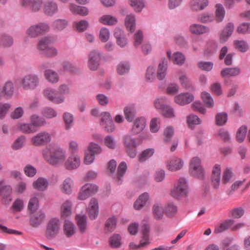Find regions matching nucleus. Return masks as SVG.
I'll return each mask as SVG.
<instances>
[{
	"label": "nucleus",
	"mask_w": 250,
	"mask_h": 250,
	"mask_svg": "<svg viewBox=\"0 0 250 250\" xmlns=\"http://www.w3.org/2000/svg\"><path fill=\"white\" fill-rule=\"evenodd\" d=\"M41 153L43 159L49 165L58 166L63 164L65 169L68 170L78 168L81 164V157L77 154L72 153L66 159V150L56 144L46 146Z\"/></svg>",
	"instance_id": "obj_1"
},
{
	"label": "nucleus",
	"mask_w": 250,
	"mask_h": 250,
	"mask_svg": "<svg viewBox=\"0 0 250 250\" xmlns=\"http://www.w3.org/2000/svg\"><path fill=\"white\" fill-rule=\"evenodd\" d=\"M189 193V187L188 180L185 177H180L173 184L170 190L169 194L173 199L181 200L186 198Z\"/></svg>",
	"instance_id": "obj_2"
},
{
	"label": "nucleus",
	"mask_w": 250,
	"mask_h": 250,
	"mask_svg": "<svg viewBox=\"0 0 250 250\" xmlns=\"http://www.w3.org/2000/svg\"><path fill=\"white\" fill-rule=\"evenodd\" d=\"M201 163V159L198 156H194L190 159L188 171L191 176L199 179L204 177L205 171Z\"/></svg>",
	"instance_id": "obj_3"
},
{
	"label": "nucleus",
	"mask_w": 250,
	"mask_h": 250,
	"mask_svg": "<svg viewBox=\"0 0 250 250\" xmlns=\"http://www.w3.org/2000/svg\"><path fill=\"white\" fill-rule=\"evenodd\" d=\"M122 140L127 154L132 158H135L137 153L136 148L141 143L138 142L135 138L128 134L124 135Z\"/></svg>",
	"instance_id": "obj_4"
},
{
	"label": "nucleus",
	"mask_w": 250,
	"mask_h": 250,
	"mask_svg": "<svg viewBox=\"0 0 250 250\" xmlns=\"http://www.w3.org/2000/svg\"><path fill=\"white\" fill-rule=\"evenodd\" d=\"M21 85L25 90H33L39 85L40 79L34 73L27 74L20 79Z\"/></svg>",
	"instance_id": "obj_5"
},
{
	"label": "nucleus",
	"mask_w": 250,
	"mask_h": 250,
	"mask_svg": "<svg viewBox=\"0 0 250 250\" xmlns=\"http://www.w3.org/2000/svg\"><path fill=\"white\" fill-rule=\"evenodd\" d=\"M52 138L51 133L42 131L33 136L30 139V141L33 146H41L49 144L52 140Z\"/></svg>",
	"instance_id": "obj_6"
},
{
	"label": "nucleus",
	"mask_w": 250,
	"mask_h": 250,
	"mask_svg": "<svg viewBox=\"0 0 250 250\" xmlns=\"http://www.w3.org/2000/svg\"><path fill=\"white\" fill-rule=\"evenodd\" d=\"M49 28L48 24L41 22L32 25L28 27L26 31V34L29 37L34 38L48 32Z\"/></svg>",
	"instance_id": "obj_7"
},
{
	"label": "nucleus",
	"mask_w": 250,
	"mask_h": 250,
	"mask_svg": "<svg viewBox=\"0 0 250 250\" xmlns=\"http://www.w3.org/2000/svg\"><path fill=\"white\" fill-rule=\"evenodd\" d=\"M99 190V187L95 184L86 183L80 189L78 198L80 200H85L89 197L96 194Z\"/></svg>",
	"instance_id": "obj_8"
},
{
	"label": "nucleus",
	"mask_w": 250,
	"mask_h": 250,
	"mask_svg": "<svg viewBox=\"0 0 250 250\" xmlns=\"http://www.w3.org/2000/svg\"><path fill=\"white\" fill-rule=\"evenodd\" d=\"M100 124L107 132L111 133L115 130V125L111 114L108 111H104L100 113Z\"/></svg>",
	"instance_id": "obj_9"
},
{
	"label": "nucleus",
	"mask_w": 250,
	"mask_h": 250,
	"mask_svg": "<svg viewBox=\"0 0 250 250\" xmlns=\"http://www.w3.org/2000/svg\"><path fill=\"white\" fill-rule=\"evenodd\" d=\"M42 94L45 99L55 104H61L65 102V98L62 95H59L55 89L52 87L44 89Z\"/></svg>",
	"instance_id": "obj_10"
},
{
	"label": "nucleus",
	"mask_w": 250,
	"mask_h": 250,
	"mask_svg": "<svg viewBox=\"0 0 250 250\" xmlns=\"http://www.w3.org/2000/svg\"><path fill=\"white\" fill-rule=\"evenodd\" d=\"M60 230V221L58 218H51L47 225L46 235L48 239L56 236Z\"/></svg>",
	"instance_id": "obj_11"
},
{
	"label": "nucleus",
	"mask_w": 250,
	"mask_h": 250,
	"mask_svg": "<svg viewBox=\"0 0 250 250\" xmlns=\"http://www.w3.org/2000/svg\"><path fill=\"white\" fill-rule=\"evenodd\" d=\"M184 160L178 157H173L165 162L167 169L171 172L181 170L184 166Z\"/></svg>",
	"instance_id": "obj_12"
},
{
	"label": "nucleus",
	"mask_w": 250,
	"mask_h": 250,
	"mask_svg": "<svg viewBox=\"0 0 250 250\" xmlns=\"http://www.w3.org/2000/svg\"><path fill=\"white\" fill-rule=\"evenodd\" d=\"M86 211L90 219L95 220L97 218L99 213V206L97 199L92 198L90 200L86 208Z\"/></svg>",
	"instance_id": "obj_13"
},
{
	"label": "nucleus",
	"mask_w": 250,
	"mask_h": 250,
	"mask_svg": "<svg viewBox=\"0 0 250 250\" xmlns=\"http://www.w3.org/2000/svg\"><path fill=\"white\" fill-rule=\"evenodd\" d=\"M114 36L116 43L120 47L124 48L127 46L128 40L124 31L119 27H116L114 31Z\"/></svg>",
	"instance_id": "obj_14"
},
{
	"label": "nucleus",
	"mask_w": 250,
	"mask_h": 250,
	"mask_svg": "<svg viewBox=\"0 0 250 250\" xmlns=\"http://www.w3.org/2000/svg\"><path fill=\"white\" fill-rule=\"evenodd\" d=\"M221 167L218 164H215L212 168L210 176L211 184L214 188H218L221 183Z\"/></svg>",
	"instance_id": "obj_15"
},
{
	"label": "nucleus",
	"mask_w": 250,
	"mask_h": 250,
	"mask_svg": "<svg viewBox=\"0 0 250 250\" xmlns=\"http://www.w3.org/2000/svg\"><path fill=\"white\" fill-rule=\"evenodd\" d=\"M146 125V120L145 117L142 116L138 117L134 121L130 132L133 135H138L145 129Z\"/></svg>",
	"instance_id": "obj_16"
},
{
	"label": "nucleus",
	"mask_w": 250,
	"mask_h": 250,
	"mask_svg": "<svg viewBox=\"0 0 250 250\" xmlns=\"http://www.w3.org/2000/svg\"><path fill=\"white\" fill-rule=\"evenodd\" d=\"M168 62L165 58L163 57L160 60L157 69V78L159 80H164L167 75Z\"/></svg>",
	"instance_id": "obj_17"
},
{
	"label": "nucleus",
	"mask_w": 250,
	"mask_h": 250,
	"mask_svg": "<svg viewBox=\"0 0 250 250\" xmlns=\"http://www.w3.org/2000/svg\"><path fill=\"white\" fill-rule=\"evenodd\" d=\"M150 237V227L148 224H145L142 226L141 238L140 246L143 248L147 247L151 243Z\"/></svg>",
	"instance_id": "obj_18"
},
{
	"label": "nucleus",
	"mask_w": 250,
	"mask_h": 250,
	"mask_svg": "<svg viewBox=\"0 0 250 250\" xmlns=\"http://www.w3.org/2000/svg\"><path fill=\"white\" fill-rule=\"evenodd\" d=\"M194 99V95L189 92L182 93L174 97V102L180 105H185L191 103Z\"/></svg>",
	"instance_id": "obj_19"
},
{
	"label": "nucleus",
	"mask_w": 250,
	"mask_h": 250,
	"mask_svg": "<svg viewBox=\"0 0 250 250\" xmlns=\"http://www.w3.org/2000/svg\"><path fill=\"white\" fill-rule=\"evenodd\" d=\"M234 30V25L233 22L227 23L223 30L219 33V39L221 42L224 43L231 37Z\"/></svg>",
	"instance_id": "obj_20"
},
{
	"label": "nucleus",
	"mask_w": 250,
	"mask_h": 250,
	"mask_svg": "<svg viewBox=\"0 0 250 250\" xmlns=\"http://www.w3.org/2000/svg\"><path fill=\"white\" fill-rule=\"evenodd\" d=\"M62 230L63 234L66 238H71L76 234L77 228L72 221L65 219L63 223Z\"/></svg>",
	"instance_id": "obj_21"
},
{
	"label": "nucleus",
	"mask_w": 250,
	"mask_h": 250,
	"mask_svg": "<svg viewBox=\"0 0 250 250\" xmlns=\"http://www.w3.org/2000/svg\"><path fill=\"white\" fill-rule=\"evenodd\" d=\"M167 55L170 61L178 66L183 65L186 61V57L181 52H176L172 55L171 51L168 50L167 51Z\"/></svg>",
	"instance_id": "obj_22"
},
{
	"label": "nucleus",
	"mask_w": 250,
	"mask_h": 250,
	"mask_svg": "<svg viewBox=\"0 0 250 250\" xmlns=\"http://www.w3.org/2000/svg\"><path fill=\"white\" fill-rule=\"evenodd\" d=\"M233 222L234 221L232 219L226 220L225 222L221 223L218 227L216 228L215 231L219 233L222 232L230 227L232 230H235L240 229L244 226V224L243 223H239L236 225L232 226Z\"/></svg>",
	"instance_id": "obj_23"
},
{
	"label": "nucleus",
	"mask_w": 250,
	"mask_h": 250,
	"mask_svg": "<svg viewBox=\"0 0 250 250\" xmlns=\"http://www.w3.org/2000/svg\"><path fill=\"white\" fill-rule=\"evenodd\" d=\"M59 11L58 3L53 0L45 1L43 5V11L48 16H53Z\"/></svg>",
	"instance_id": "obj_24"
},
{
	"label": "nucleus",
	"mask_w": 250,
	"mask_h": 250,
	"mask_svg": "<svg viewBox=\"0 0 250 250\" xmlns=\"http://www.w3.org/2000/svg\"><path fill=\"white\" fill-rule=\"evenodd\" d=\"M188 30L190 33L196 35L207 34L210 32V29L208 26L196 23L191 24L189 26Z\"/></svg>",
	"instance_id": "obj_25"
},
{
	"label": "nucleus",
	"mask_w": 250,
	"mask_h": 250,
	"mask_svg": "<svg viewBox=\"0 0 250 250\" xmlns=\"http://www.w3.org/2000/svg\"><path fill=\"white\" fill-rule=\"evenodd\" d=\"M12 191L13 189L10 185H2L0 187V195L2 197V202L5 204H9L12 200Z\"/></svg>",
	"instance_id": "obj_26"
},
{
	"label": "nucleus",
	"mask_w": 250,
	"mask_h": 250,
	"mask_svg": "<svg viewBox=\"0 0 250 250\" xmlns=\"http://www.w3.org/2000/svg\"><path fill=\"white\" fill-rule=\"evenodd\" d=\"M150 195L147 192L142 193L135 201L133 206L136 210H139L143 207L146 205L147 203H149Z\"/></svg>",
	"instance_id": "obj_27"
},
{
	"label": "nucleus",
	"mask_w": 250,
	"mask_h": 250,
	"mask_svg": "<svg viewBox=\"0 0 250 250\" xmlns=\"http://www.w3.org/2000/svg\"><path fill=\"white\" fill-rule=\"evenodd\" d=\"M74 186V180L70 177H67L63 180L60 185V188L63 193L70 195L72 193Z\"/></svg>",
	"instance_id": "obj_28"
},
{
	"label": "nucleus",
	"mask_w": 250,
	"mask_h": 250,
	"mask_svg": "<svg viewBox=\"0 0 250 250\" xmlns=\"http://www.w3.org/2000/svg\"><path fill=\"white\" fill-rule=\"evenodd\" d=\"M125 25L126 30L129 33H133L136 28V18L133 13L127 14L125 19Z\"/></svg>",
	"instance_id": "obj_29"
},
{
	"label": "nucleus",
	"mask_w": 250,
	"mask_h": 250,
	"mask_svg": "<svg viewBox=\"0 0 250 250\" xmlns=\"http://www.w3.org/2000/svg\"><path fill=\"white\" fill-rule=\"evenodd\" d=\"M73 202L70 200L63 202L60 208V214L62 217L66 218L72 214Z\"/></svg>",
	"instance_id": "obj_30"
},
{
	"label": "nucleus",
	"mask_w": 250,
	"mask_h": 250,
	"mask_svg": "<svg viewBox=\"0 0 250 250\" xmlns=\"http://www.w3.org/2000/svg\"><path fill=\"white\" fill-rule=\"evenodd\" d=\"M49 185L48 180L46 178L42 177L37 179L32 183L33 188L39 191H45L47 189Z\"/></svg>",
	"instance_id": "obj_31"
},
{
	"label": "nucleus",
	"mask_w": 250,
	"mask_h": 250,
	"mask_svg": "<svg viewBox=\"0 0 250 250\" xmlns=\"http://www.w3.org/2000/svg\"><path fill=\"white\" fill-rule=\"evenodd\" d=\"M44 77L45 80L51 84H56L60 80L58 73L51 69H47L44 71Z\"/></svg>",
	"instance_id": "obj_32"
},
{
	"label": "nucleus",
	"mask_w": 250,
	"mask_h": 250,
	"mask_svg": "<svg viewBox=\"0 0 250 250\" xmlns=\"http://www.w3.org/2000/svg\"><path fill=\"white\" fill-rule=\"evenodd\" d=\"M208 3V0H191L189 5L192 11H198L205 9Z\"/></svg>",
	"instance_id": "obj_33"
},
{
	"label": "nucleus",
	"mask_w": 250,
	"mask_h": 250,
	"mask_svg": "<svg viewBox=\"0 0 250 250\" xmlns=\"http://www.w3.org/2000/svg\"><path fill=\"white\" fill-rule=\"evenodd\" d=\"M99 22L104 25H115L118 22V19L110 14H104L100 16L98 20Z\"/></svg>",
	"instance_id": "obj_34"
},
{
	"label": "nucleus",
	"mask_w": 250,
	"mask_h": 250,
	"mask_svg": "<svg viewBox=\"0 0 250 250\" xmlns=\"http://www.w3.org/2000/svg\"><path fill=\"white\" fill-rule=\"evenodd\" d=\"M124 113L127 122H132L136 114V106L132 104L125 106L124 109Z\"/></svg>",
	"instance_id": "obj_35"
},
{
	"label": "nucleus",
	"mask_w": 250,
	"mask_h": 250,
	"mask_svg": "<svg viewBox=\"0 0 250 250\" xmlns=\"http://www.w3.org/2000/svg\"><path fill=\"white\" fill-rule=\"evenodd\" d=\"M2 95L7 99H11L13 97L14 93V85L12 81L6 82L2 89Z\"/></svg>",
	"instance_id": "obj_36"
},
{
	"label": "nucleus",
	"mask_w": 250,
	"mask_h": 250,
	"mask_svg": "<svg viewBox=\"0 0 250 250\" xmlns=\"http://www.w3.org/2000/svg\"><path fill=\"white\" fill-rule=\"evenodd\" d=\"M75 219L80 231L82 233L85 232L87 226L86 216L84 214H78L76 215Z\"/></svg>",
	"instance_id": "obj_37"
},
{
	"label": "nucleus",
	"mask_w": 250,
	"mask_h": 250,
	"mask_svg": "<svg viewBox=\"0 0 250 250\" xmlns=\"http://www.w3.org/2000/svg\"><path fill=\"white\" fill-rule=\"evenodd\" d=\"M17 128L23 133L31 134L38 131V129H35L30 123L19 122L17 124Z\"/></svg>",
	"instance_id": "obj_38"
},
{
	"label": "nucleus",
	"mask_w": 250,
	"mask_h": 250,
	"mask_svg": "<svg viewBox=\"0 0 250 250\" xmlns=\"http://www.w3.org/2000/svg\"><path fill=\"white\" fill-rule=\"evenodd\" d=\"M215 18L217 22H221L223 21L226 11L224 6L221 3H217L215 6Z\"/></svg>",
	"instance_id": "obj_39"
},
{
	"label": "nucleus",
	"mask_w": 250,
	"mask_h": 250,
	"mask_svg": "<svg viewBox=\"0 0 250 250\" xmlns=\"http://www.w3.org/2000/svg\"><path fill=\"white\" fill-rule=\"evenodd\" d=\"M45 217V214L42 211L36 212L31 218V225L33 227H38L43 222Z\"/></svg>",
	"instance_id": "obj_40"
},
{
	"label": "nucleus",
	"mask_w": 250,
	"mask_h": 250,
	"mask_svg": "<svg viewBox=\"0 0 250 250\" xmlns=\"http://www.w3.org/2000/svg\"><path fill=\"white\" fill-rule=\"evenodd\" d=\"M130 69V64L127 61H122L116 66L117 73L120 75H125L128 74Z\"/></svg>",
	"instance_id": "obj_41"
},
{
	"label": "nucleus",
	"mask_w": 250,
	"mask_h": 250,
	"mask_svg": "<svg viewBox=\"0 0 250 250\" xmlns=\"http://www.w3.org/2000/svg\"><path fill=\"white\" fill-rule=\"evenodd\" d=\"M152 212L154 218L157 220H161L164 217V208L162 204L157 202L152 207Z\"/></svg>",
	"instance_id": "obj_42"
},
{
	"label": "nucleus",
	"mask_w": 250,
	"mask_h": 250,
	"mask_svg": "<svg viewBox=\"0 0 250 250\" xmlns=\"http://www.w3.org/2000/svg\"><path fill=\"white\" fill-rule=\"evenodd\" d=\"M30 124L35 129L38 130L40 127L46 124V122L38 114H34L30 117Z\"/></svg>",
	"instance_id": "obj_43"
},
{
	"label": "nucleus",
	"mask_w": 250,
	"mask_h": 250,
	"mask_svg": "<svg viewBox=\"0 0 250 250\" xmlns=\"http://www.w3.org/2000/svg\"><path fill=\"white\" fill-rule=\"evenodd\" d=\"M68 21L64 19H57L54 20L52 23V28L58 31L64 29L68 25Z\"/></svg>",
	"instance_id": "obj_44"
},
{
	"label": "nucleus",
	"mask_w": 250,
	"mask_h": 250,
	"mask_svg": "<svg viewBox=\"0 0 250 250\" xmlns=\"http://www.w3.org/2000/svg\"><path fill=\"white\" fill-rule=\"evenodd\" d=\"M234 179V175L230 168H226L223 172L221 182L223 184H227L231 182Z\"/></svg>",
	"instance_id": "obj_45"
},
{
	"label": "nucleus",
	"mask_w": 250,
	"mask_h": 250,
	"mask_svg": "<svg viewBox=\"0 0 250 250\" xmlns=\"http://www.w3.org/2000/svg\"><path fill=\"white\" fill-rule=\"evenodd\" d=\"M161 125V119L160 117L152 118L149 122V130L151 133L158 132Z\"/></svg>",
	"instance_id": "obj_46"
},
{
	"label": "nucleus",
	"mask_w": 250,
	"mask_h": 250,
	"mask_svg": "<svg viewBox=\"0 0 250 250\" xmlns=\"http://www.w3.org/2000/svg\"><path fill=\"white\" fill-rule=\"evenodd\" d=\"M52 42V39L50 37H45L41 39L38 42L37 48L41 50L43 54V52L48 48L49 44Z\"/></svg>",
	"instance_id": "obj_47"
},
{
	"label": "nucleus",
	"mask_w": 250,
	"mask_h": 250,
	"mask_svg": "<svg viewBox=\"0 0 250 250\" xmlns=\"http://www.w3.org/2000/svg\"><path fill=\"white\" fill-rule=\"evenodd\" d=\"M104 145L110 149H115L118 146V143L115 138L111 135L106 136L104 139Z\"/></svg>",
	"instance_id": "obj_48"
},
{
	"label": "nucleus",
	"mask_w": 250,
	"mask_h": 250,
	"mask_svg": "<svg viewBox=\"0 0 250 250\" xmlns=\"http://www.w3.org/2000/svg\"><path fill=\"white\" fill-rule=\"evenodd\" d=\"M153 148H148L142 151L138 156V160L140 162H144L150 158L154 154Z\"/></svg>",
	"instance_id": "obj_49"
},
{
	"label": "nucleus",
	"mask_w": 250,
	"mask_h": 250,
	"mask_svg": "<svg viewBox=\"0 0 250 250\" xmlns=\"http://www.w3.org/2000/svg\"><path fill=\"white\" fill-rule=\"evenodd\" d=\"M129 4L136 13H140L145 7L144 0H129Z\"/></svg>",
	"instance_id": "obj_50"
},
{
	"label": "nucleus",
	"mask_w": 250,
	"mask_h": 250,
	"mask_svg": "<svg viewBox=\"0 0 250 250\" xmlns=\"http://www.w3.org/2000/svg\"><path fill=\"white\" fill-rule=\"evenodd\" d=\"M240 73V69L238 67L225 68L221 71V76L223 77L235 76Z\"/></svg>",
	"instance_id": "obj_51"
},
{
	"label": "nucleus",
	"mask_w": 250,
	"mask_h": 250,
	"mask_svg": "<svg viewBox=\"0 0 250 250\" xmlns=\"http://www.w3.org/2000/svg\"><path fill=\"white\" fill-rule=\"evenodd\" d=\"M214 15L208 12H205L198 15L197 20L202 23H207L212 22L214 20Z\"/></svg>",
	"instance_id": "obj_52"
},
{
	"label": "nucleus",
	"mask_w": 250,
	"mask_h": 250,
	"mask_svg": "<svg viewBox=\"0 0 250 250\" xmlns=\"http://www.w3.org/2000/svg\"><path fill=\"white\" fill-rule=\"evenodd\" d=\"M201 97L207 107L212 108L214 107V100L209 93L206 91L202 92L201 94Z\"/></svg>",
	"instance_id": "obj_53"
},
{
	"label": "nucleus",
	"mask_w": 250,
	"mask_h": 250,
	"mask_svg": "<svg viewBox=\"0 0 250 250\" xmlns=\"http://www.w3.org/2000/svg\"><path fill=\"white\" fill-rule=\"evenodd\" d=\"M26 141V137L24 135H21L14 140L11 147L15 150H19L24 146Z\"/></svg>",
	"instance_id": "obj_54"
},
{
	"label": "nucleus",
	"mask_w": 250,
	"mask_h": 250,
	"mask_svg": "<svg viewBox=\"0 0 250 250\" xmlns=\"http://www.w3.org/2000/svg\"><path fill=\"white\" fill-rule=\"evenodd\" d=\"M75 29L79 32H83L86 30L89 26V22L85 20L76 21L74 22Z\"/></svg>",
	"instance_id": "obj_55"
},
{
	"label": "nucleus",
	"mask_w": 250,
	"mask_h": 250,
	"mask_svg": "<svg viewBox=\"0 0 250 250\" xmlns=\"http://www.w3.org/2000/svg\"><path fill=\"white\" fill-rule=\"evenodd\" d=\"M157 78L156 69L153 66H149L146 73V80L149 83H153Z\"/></svg>",
	"instance_id": "obj_56"
},
{
	"label": "nucleus",
	"mask_w": 250,
	"mask_h": 250,
	"mask_svg": "<svg viewBox=\"0 0 250 250\" xmlns=\"http://www.w3.org/2000/svg\"><path fill=\"white\" fill-rule=\"evenodd\" d=\"M187 122L188 126L192 128H194L195 125H200L202 121L197 115L190 114L187 117Z\"/></svg>",
	"instance_id": "obj_57"
},
{
	"label": "nucleus",
	"mask_w": 250,
	"mask_h": 250,
	"mask_svg": "<svg viewBox=\"0 0 250 250\" xmlns=\"http://www.w3.org/2000/svg\"><path fill=\"white\" fill-rule=\"evenodd\" d=\"M127 169V165L125 162H122L118 166L117 170V179L118 184H121L122 182V178L125 175Z\"/></svg>",
	"instance_id": "obj_58"
},
{
	"label": "nucleus",
	"mask_w": 250,
	"mask_h": 250,
	"mask_svg": "<svg viewBox=\"0 0 250 250\" xmlns=\"http://www.w3.org/2000/svg\"><path fill=\"white\" fill-rule=\"evenodd\" d=\"M234 47L241 52H246L249 49V45L244 40H236L234 41Z\"/></svg>",
	"instance_id": "obj_59"
},
{
	"label": "nucleus",
	"mask_w": 250,
	"mask_h": 250,
	"mask_svg": "<svg viewBox=\"0 0 250 250\" xmlns=\"http://www.w3.org/2000/svg\"><path fill=\"white\" fill-rule=\"evenodd\" d=\"M160 112L162 115L167 118H174L176 116L174 108L168 104H167Z\"/></svg>",
	"instance_id": "obj_60"
},
{
	"label": "nucleus",
	"mask_w": 250,
	"mask_h": 250,
	"mask_svg": "<svg viewBox=\"0 0 250 250\" xmlns=\"http://www.w3.org/2000/svg\"><path fill=\"white\" fill-rule=\"evenodd\" d=\"M167 98L165 96L159 97L156 98L153 101V105L155 108L161 112L167 105L165 104Z\"/></svg>",
	"instance_id": "obj_61"
},
{
	"label": "nucleus",
	"mask_w": 250,
	"mask_h": 250,
	"mask_svg": "<svg viewBox=\"0 0 250 250\" xmlns=\"http://www.w3.org/2000/svg\"><path fill=\"white\" fill-rule=\"evenodd\" d=\"M232 241L231 238H226L223 240L221 246L223 250H240V247L237 245L229 246Z\"/></svg>",
	"instance_id": "obj_62"
},
{
	"label": "nucleus",
	"mask_w": 250,
	"mask_h": 250,
	"mask_svg": "<svg viewBox=\"0 0 250 250\" xmlns=\"http://www.w3.org/2000/svg\"><path fill=\"white\" fill-rule=\"evenodd\" d=\"M144 35L143 31L141 30H138L134 33L133 36V44L136 48L139 47L143 43Z\"/></svg>",
	"instance_id": "obj_63"
},
{
	"label": "nucleus",
	"mask_w": 250,
	"mask_h": 250,
	"mask_svg": "<svg viewBox=\"0 0 250 250\" xmlns=\"http://www.w3.org/2000/svg\"><path fill=\"white\" fill-rule=\"evenodd\" d=\"M178 211L177 206L172 202L168 203L165 208V212L167 216L171 217L174 216Z\"/></svg>",
	"instance_id": "obj_64"
}]
</instances>
